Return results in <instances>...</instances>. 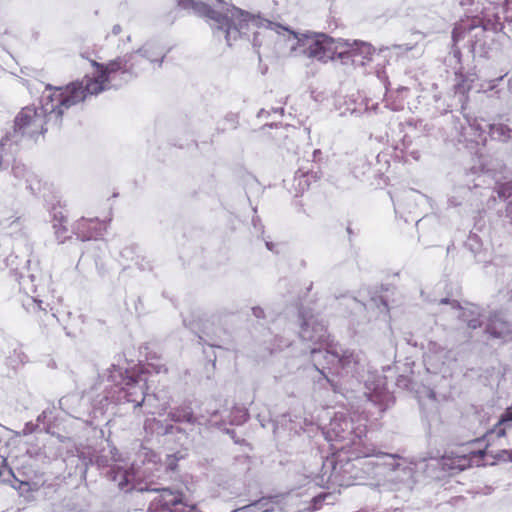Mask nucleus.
I'll use <instances>...</instances> for the list:
<instances>
[{"instance_id": "f257e3e1", "label": "nucleus", "mask_w": 512, "mask_h": 512, "mask_svg": "<svg viewBox=\"0 0 512 512\" xmlns=\"http://www.w3.org/2000/svg\"><path fill=\"white\" fill-rule=\"evenodd\" d=\"M87 98L79 82L68 85L64 91L43 95L40 106H26L14 119L12 130L1 138V146L19 145L25 138L33 139L47 131H59L64 111Z\"/></svg>"}, {"instance_id": "f03ea898", "label": "nucleus", "mask_w": 512, "mask_h": 512, "mask_svg": "<svg viewBox=\"0 0 512 512\" xmlns=\"http://www.w3.org/2000/svg\"><path fill=\"white\" fill-rule=\"evenodd\" d=\"M310 357L316 373L312 376L313 381L322 388L337 391V376H351L359 381L364 376L366 359L360 351L334 344L330 349L311 348Z\"/></svg>"}, {"instance_id": "7ed1b4c3", "label": "nucleus", "mask_w": 512, "mask_h": 512, "mask_svg": "<svg viewBox=\"0 0 512 512\" xmlns=\"http://www.w3.org/2000/svg\"><path fill=\"white\" fill-rule=\"evenodd\" d=\"M103 392L93 398V407L103 411L111 403H133L134 409L151 406L155 394L147 393L146 379L130 367L112 364Z\"/></svg>"}, {"instance_id": "20e7f679", "label": "nucleus", "mask_w": 512, "mask_h": 512, "mask_svg": "<svg viewBox=\"0 0 512 512\" xmlns=\"http://www.w3.org/2000/svg\"><path fill=\"white\" fill-rule=\"evenodd\" d=\"M371 458L394 460L395 456L378 451L370 442L347 448L346 452L339 453L335 459L329 461V480L339 486H351L357 480L366 479L372 473L373 467L380 464Z\"/></svg>"}, {"instance_id": "39448f33", "label": "nucleus", "mask_w": 512, "mask_h": 512, "mask_svg": "<svg viewBox=\"0 0 512 512\" xmlns=\"http://www.w3.org/2000/svg\"><path fill=\"white\" fill-rule=\"evenodd\" d=\"M178 5L186 10H192L198 16L207 17L214 21V35L223 37L228 46L247 35L251 25H257V20L248 12L235 6L227 8L226 13L214 10L208 4L197 0H177Z\"/></svg>"}, {"instance_id": "423d86ee", "label": "nucleus", "mask_w": 512, "mask_h": 512, "mask_svg": "<svg viewBox=\"0 0 512 512\" xmlns=\"http://www.w3.org/2000/svg\"><path fill=\"white\" fill-rule=\"evenodd\" d=\"M267 24L269 27L275 26L289 32L296 40V44L291 47L292 50L299 51L308 58H314L325 63L329 60L340 59L345 65L348 63L355 64L357 61L354 50L347 40L334 39L324 33H296L270 21H267Z\"/></svg>"}, {"instance_id": "0eeeda50", "label": "nucleus", "mask_w": 512, "mask_h": 512, "mask_svg": "<svg viewBox=\"0 0 512 512\" xmlns=\"http://www.w3.org/2000/svg\"><path fill=\"white\" fill-rule=\"evenodd\" d=\"M145 59L135 50L126 53L123 56L116 57L108 63L103 64L92 60L91 65L96 69L93 77L85 76L80 83L86 96L98 95L112 87V81L117 73L121 74V79L125 82L136 78L143 70H145Z\"/></svg>"}, {"instance_id": "6e6552de", "label": "nucleus", "mask_w": 512, "mask_h": 512, "mask_svg": "<svg viewBox=\"0 0 512 512\" xmlns=\"http://www.w3.org/2000/svg\"><path fill=\"white\" fill-rule=\"evenodd\" d=\"M488 31L485 27L477 24L475 19L456 23L452 31L454 56L458 57L460 55V49L457 48V44L467 37L469 49L474 57H489L494 40L487 34Z\"/></svg>"}, {"instance_id": "1a4fd4ad", "label": "nucleus", "mask_w": 512, "mask_h": 512, "mask_svg": "<svg viewBox=\"0 0 512 512\" xmlns=\"http://www.w3.org/2000/svg\"><path fill=\"white\" fill-rule=\"evenodd\" d=\"M325 434L328 441L343 442V445L339 447L342 451L368 442L366 428L362 426L354 427L352 420L344 413L334 415Z\"/></svg>"}, {"instance_id": "9d476101", "label": "nucleus", "mask_w": 512, "mask_h": 512, "mask_svg": "<svg viewBox=\"0 0 512 512\" xmlns=\"http://www.w3.org/2000/svg\"><path fill=\"white\" fill-rule=\"evenodd\" d=\"M450 119L452 128L449 136L452 140H456L459 143L486 144L490 122L484 119L471 118L467 115H463V119L451 115Z\"/></svg>"}, {"instance_id": "9b49d317", "label": "nucleus", "mask_w": 512, "mask_h": 512, "mask_svg": "<svg viewBox=\"0 0 512 512\" xmlns=\"http://www.w3.org/2000/svg\"><path fill=\"white\" fill-rule=\"evenodd\" d=\"M299 322L300 330L299 337L302 341L314 345L325 346V349H330L333 346L329 341L330 335L327 331L326 325L318 316L306 311L304 308L299 309ZM322 349L321 347H319Z\"/></svg>"}, {"instance_id": "f8f14e48", "label": "nucleus", "mask_w": 512, "mask_h": 512, "mask_svg": "<svg viewBox=\"0 0 512 512\" xmlns=\"http://www.w3.org/2000/svg\"><path fill=\"white\" fill-rule=\"evenodd\" d=\"M157 495L150 502L148 512H196L194 504L184 502V495L179 490L171 488L149 489Z\"/></svg>"}, {"instance_id": "ddd939ff", "label": "nucleus", "mask_w": 512, "mask_h": 512, "mask_svg": "<svg viewBox=\"0 0 512 512\" xmlns=\"http://www.w3.org/2000/svg\"><path fill=\"white\" fill-rule=\"evenodd\" d=\"M506 1L502 4L490 2L488 6L484 7L481 14V18H474L476 23L485 29L498 32L503 31L507 34L506 23L504 17H506Z\"/></svg>"}, {"instance_id": "4468645a", "label": "nucleus", "mask_w": 512, "mask_h": 512, "mask_svg": "<svg viewBox=\"0 0 512 512\" xmlns=\"http://www.w3.org/2000/svg\"><path fill=\"white\" fill-rule=\"evenodd\" d=\"M441 305H449L457 314V318L466 323L471 330L478 329L482 326L481 311L477 306L462 307L457 300L442 298L439 301Z\"/></svg>"}, {"instance_id": "2eb2a0df", "label": "nucleus", "mask_w": 512, "mask_h": 512, "mask_svg": "<svg viewBox=\"0 0 512 512\" xmlns=\"http://www.w3.org/2000/svg\"><path fill=\"white\" fill-rule=\"evenodd\" d=\"M37 280L36 275L29 274L27 276L20 277V286L24 290H31L35 295L28 297L23 302V307L29 313H37L39 311H43L47 313V308L49 307L48 303H44L42 299H40V294L38 293V285L35 283Z\"/></svg>"}, {"instance_id": "dca6fc26", "label": "nucleus", "mask_w": 512, "mask_h": 512, "mask_svg": "<svg viewBox=\"0 0 512 512\" xmlns=\"http://www.w3.org/2000/svg\"><path fill=\"white\" fill-rule=\"evenodd\" d=\"M360 381H363L366 388V396L372 402H382L388 397V387L386 377L375 373L368 372L367 376H363Z\"/></svg>"}, {"instance_id": "f3484780", "label": "nucleus", "mask_w": 512, "mask_h": 512, "mask_svg": "<svg viewBox=\"0 0 512 512\" xmlns=\"http://www.w3.org/2000/svg\"><path fill=\"white\" fill-rule=\"evenodd\" d=\"M72 232L80 241L97 239L102 235V223L97 218H81L73 225Z\"/></svg>"}, {"instance_id": "a211bd4d", "label": "nucleus", "mask_w": 512, "mask_h": 512, "mask_svg": "<svg viewBox=\"0 0 512 512\" xmlns=\"http://www.w3.org/2000/svg\"><path fill=\"white\" fill-rule=\"evenodd\" d=\"M137 51L143 59L150 64H157L158 67L162 66L167 55V51L156 41H147Z\"/></svg>"}, {"instance_id": "6ab92c4d", "label": "nucleus", "mask_w": 512, "mask_h": 512, "mask_svg": "<svg viewBox=\"0 0 512 512\" xmlns=\"http://www.w3.org/2000/svg\"><path fill=\"white\" fill-rule=\"evenodd\" d=\"M464 248L471 253L475 262L487 264L490 262L489 253L483 248L481 238L474 232H470L464 242Z\"/></svg>"}, {"instance_id": "aec40b11", "label": "nucleus", "mask_w": 512, "mask_h": 512, "mask_svg": "<svg viewBox=\"0 0 512 512\" xmlns=\"http://www.w3.org/2000/svg\"><path fill=\"white\" fill-rule=\"evenodd\" d=\"M288 493H279L271 496H264L252 503L240 507L239 510L255 511V512H272L274 506L279 504Z\"/></svg>"}, {"instance_id": "412c9836", "label": "nucleus", "mask_w": 512, "mask_h": 512, "mask_svg": "<svg viewBox=\"0 0 512 512\" xmlns=\"http://www.w3.org/2000/svg\"><path fill=\"white\" fill-rule=\"evenodd\" d=\"M488 137L498 143H512V128L501 119L493 120L488 125Z\"/></svg>"}, {"instance_id": "4be33fe9", "label": "nucleus", "mask_w": 512, "mask_h": 512, "mask_svg": "<svg viewBox=\"0 0 512 512\" xmlns=\"http://www.w3.org/2000/svg\"><path fill=\"white\" fill-rule=\"evenodd\" d=\"M144 430L147 434L155 436H165L168 434H174L175 432H182L180 427L156 418H147L144 422Z\"/></svg>"}, {"instance_id": "5701e85b", "label": "nucleus", "mask_w": 512, "mask_h": 512, "mask_svg": "<svg viewBox=\"0 0 512 512\" xmlns=\"http://www.w3.org/2000/svg\"><path fill=\"white\" fill-rule=\"evenodd\" d=\"M321 176L322 173L320 170L299 168L294 177V188L297 194L303 193L309 188L312 181L316 182Z\"/></svg>"}, {"instance_id": "b1692460", "label": "nucleus", "mask_w": 512, "mask_h": 512, "mask_svg": "<svg viewBox=\"0 0 512 512\" xmlns=\"http://www.w3.org/2000/svg\"><path fill=\"white\" fill-rule=\"evenodd\" d=\"M473 197V191L469 186L461 185L456 186L452 189L448 195V206L449 207H460L462 205L472 206L471 200Z\"/></svg>"}, {"instance_id": "393cba45", "label": "nucleus", "mask_w": 512, "mask_h": 512, "mask_svg": "<svg viewBox=\"0 0 512 512\" xmlns=\"http://www.w3.org/2000/svg\"><path fill=\"white\" fill-rule=\"evenodd\" d=\"M108 467L109 469L106 472L107 479L117 483L120 490H125L134 477L133 473L116 464Z\"/></svg>"}, {"instance_id": "a878e982", "label": "nucleus", "mask_w": 512, "mask_h": 512, "mask_svg": "<svg viewBox=\"0 0 512 512\" xmlns=\"http://www.w3.org/2000/svg\"><path fill=\"white\" fill-rule=\"evenodd\" d=\"M494 192L500 199L507 201L506 217L512 220V180L496 183Z\"/></svg>"}, {"instance_id": "bb28decb", "label": "nucleus", "mask_w": 512, "mask_h": 512, "mask_svg": "<svg viewBox=\"0 0 512 512\" xmlns=\"http://www.w3.org/2000/svg\"><path fill=\"white\" fill-rule=\"evenodd\" d=\"M168 418L175 423L194 424L196 418L190 406H179L168 412Z\"/></svg>"}, {"instance_id": "cd10ccee", "label": "nucleus", "mask_w": 512, "mask_h": 512, "mask_svg": "<svg viewBox=\"0 0 512 512\" xmlns=\"http://www.w3.org/2000/svg\"><path fill=\"white\" fill-rule=\"evenodd\" d=\"M471 88V81L468 78H463L454 85V98H457L458 102L461 103L462 109H465L466 94Z\"/></svg>"}, {"instance_id": "c85d7f7f", "label": "nucleus", "mask_w": 512, "mask_h": 512, "mask_svg": "<svg viewBox=\"0 0 512 512\" xmlns=\"http://www.w3.org/2000/svg\"><path fill=\"white\" fill-rule=\"evenodd\" d=\"M350 44L352 49L354 50L356 57L361 56L362 59H370L373 53L375 52L373 46L367 42L355 40Z\"/></svg>"}, {"instance_id": "c756f323", "label": "nucleus", "mask_w": 512, "mask_h": 512, "mask_svg": "<svg viewBox=\"0 0 512 512\" xmlns=\"http://www.w3.org/2000/svg\"><path fill=\"white\" fill-rule=\"evenodd\" d=\"M230 414H231L230 424H232V425H237V426L242 425L249 418V414H248L247 410L243 409V408L235 407L231 411Z\"/></svg>"}, {"instance_id": "7c9ffc66", "label": "nucleus", "mask_w": 512, "mask_h": 512, "mask_svg": "<svg viewBox=\"0 0 512 512\" xmlns=\"http://www.w3.org/2000/svg\"><path fill=\"white\" fill-rule=\"evenodd\" d=\"M138 252L139 247L137 245H129L121 250L120 256L126 261L135 262L140 258Z\"/></svg>"}, {"instance_id": "2f4dec72", "label": "nucleus", "mask_w": 512, "mask_h": 512, "mask_svg": "<svg viewBox=\"0 0 512 512\" xmlns=\"http://www.w3.org/2000/svg\"><path fill=\"white\" fill-rule=\"evenodd\" d=\"M7 360H8V364L10 366H12L13 368H16L17 366L25 363V361L27 360V357L21 349L14 348L13 354H10L7 357Z\"/></svg>"}, {"instance_id": "473e14b6", "label": "nucleus", "mask_w": 512, "mask_h": 512, "mask_svg": "<svg viewBox=\"0 0 512 512\" xmlns=\"http://www.w3.org/2000/svg\"><path fill=\"white\" fill-rule=\"evenodd\" d=\"M52 227L54 229L55 237L59 243H64V241L69 238V236L66 235V233L68 232V229L64 225V223H62V224L54 223V224H52Z\"/></svg>"}, {"instance_id": "72a5a7b5", "label": "nucleus", "mask_w": 512, "mask_h": 512, "mask_svg": "<svg viewBox=\"0 0 512 512\" xmlns=\"http://www.w3.org/2000/svg\"><path fill=\"white\" fill-rule=\"evenodd\" d=\"M50 215L52 217V224H54V223L62 224V223H66V221H67L66 216L63 214V209L60 206H58V207L54 206L52 208V210L50 211Z\"/></svg>"}, {"instance_id": "f704fd0d", "label": "nucleus", "mask_w": 512, "mask_h": 512, "mask_svg": "<svg viewBox=\"0 0 512 512\" xmlns=\"http://www.w3.org/2000/svg\"><path fill=\"white\" fill-rule=\"evenodd\" d=\"M506 17H504L506 23V31L512 32V0H506Z\"/></svg>"}, {"instance_id": "c9c22d12", "label": "nucleus", "mask_w": 512, "mask_h": 512, "mask_svg": "<svg viewBox=\"0 0 512 512\" xmlns=\"http://www.w3.org/2000/svg\"><path fill=\"white\" fill-rule=\"evenodd\" d=\"M38 424L33 422H27L23 429L19 432H16L17 436H27L30 435L38 430Z\"/></svg>"}, {"instance_id": "e433bc0d", "label": "nucleus", "mask_w": 512, "mask_h": 512, "mask_svg": "<svg viewBox=\"0 0 512 512\" xmlns=\"http://www.w3.org/2000/svg\"><path fill=\"white\" fill-rule=\"evenodd\" d=\"M450 459L447 457H442L439 463L442 465L443 469L448 468L449 470H463V465L456 464L454 461L450 463Z\"/></svg>"}, {"instance_id": "4c0bfd02", "label": "nucleus", "mask_w": 512, "mask_h": 512, "mask_svg": "<svg viewBox=\"0 0 512 512\" xmlns=\"http://www.w3.org/2000/svg\"><path fill=\"white\" fill-rule=\"evenodd\" d=\"M510 453H511V450H501L495 454L491 451V457L497 461H506V460L510 461V456H511Z\"/></svg>"}, {"instance_id": "58836bf2", "label": "nucleus", "mask_w": 512, "mask_h": 512, "mask_svg": "<svg viewBox=\"0 0 512 512\" xmlns=\"http://www.w3.org/2000/svg\"><path fill=\"white\" fill-rule=\"evenodd\" d=\"M370 305L377 306L381 311L387 310V303L382 297H372L370 300Z\"/></svg>"}, {"instance_id": "ea45409f", "label": "nucleus", "mask_w": 512, "mask_h": 512, "mask_svg": "<svg viewBox=\"0 0 512 512\" xmlns=\"http://www.w3.org/2000/svg\"><path fill=\"white\" fill-rule=\"evenodd\" d=\"M204 332L202 334H198L199 344L209 345L210 347H220L216 342L212 341L211 338L207 337Z\"/></svg>"}, {"instance_id": "a19ab883", "label": "nucleus", "mask_w": 512, "mask_h": 512, "mask_svg": "<svg viewBox=\"0 0 512 512\" xmlns=\"http://www.w3.org/2000/svg\"><path fill=\"white\" fill-rule=\"evenodd\" d=\"M134 263L141 271L151 270L152 268L150 262L142 256H140V258L136 260Z\"/></svg>"}, {"instance_id": "79ce46f5", "label": "nucleus", "mask_w": 512, "mask_h": 512, "mask_svg": "<svg viewBox=\"0 0 512 512\" xmlns=\"http://www.w3.org/2000/svg\"><path fill=\"white\" fill-rule=\"evenodd\" d=\"M15 481L18 483V485L13 484V487L15 489H18L20 491H29L30 490V484L26 481H20L17 478H15Z\"/></svg>"}, {"instance_id": "37998d69", "label": "nucleus", "mask_w": 512, "mask_h": 512, "mask_svg": "<svg viewBox=\"0 0 512 512\" xmlns=\"http://www.w3.org/2000/svg\"><path fill=\"white\" fill-rule=\"evenodd\" d=\"M51 414V410L49 409H46V410H43L41 412V414L38 415L37 419H36V423L38 424V426L41 424V423H44L47 416Z\"/></svg>"}, {"instance_id": "c03bdc74", "label": "nucleus", "mask_w": 512, "mask_h": 512, "mask_svg": "<svg viewBox=\"0 0 512 512\" xmlns=\"http://www.w3.org/2000/svg\"><path fill=\"white\" fill-rule=\"evenodd\" d=\"M252 314H253L254 317H256L258 319H262V318L265 317V313H264L263 308H261L259 306H256V307L252 308Z\"/></svg>"}, {"instance_id": "a18cd8bd", "label": "nucleus", "mask_w": 512, "mask_h": 512, "mask_svg": "<svg viewBox=\"0 0 512 512\" xmlns=\"http://www.w3.org/2000/svg\"><path fill=\"white\" fill-rule=\"evenodd\" d=\"M502 79H503V76H500V77H498L496 79H493V80L489 81L488 84H487V88L483 87V89L485 91L494 90L497 87V83L500 82Z\"/></svg>"}, {"instance_id": "49530a36", "label": "nucleus", "mask_w": 512, "mask_h": 512, "mask_svg": "<svg viewBox=\"0 0 512 512\" xmlns=\"http://www.w3.org/2000/svg\"><path fill=\"white\" fill-rule=\"evenodd\" d=\"M485 331L493 338H500L502 336V333L495 330L491 325H487Z\"/></svg>"}, {"instance_id": "de8ad7c7", "label": "nucleus", "mask_w": 512, "mask_h": 512, "mask_svg": "<svg viewBox=\"0 0 512 512\" xmlns=\"http://www.w3.org/2000/svg\"><path fill=\"white\" fill-rule=\"evenodd\" d=\"M470 454H471V455H473V456H477V457H479V458H483V457H484V456H486V455H490V456H491V451L489 452V451L487 450V446H486V447H485L484 449H482V450H478V451H471V452H470Z\"/></svg>"}, {"instance_id": "09e8293b", "label": "nucleus", "mask_w": 512, "mask_h": 512, "mask_svg": "<svg viewBox=\"0 0 512 512\" xmlns=\"http://www.w3.org/2000/svg\"><path fill=\"white\" fill-rule=\"evenodd\" d=\"M327 497L326 494L324 495H318L316 497L313 498V504H314V508L315 509H318L321 505V503L325 500V498Z\"/></svg>"}, {"instance_id": "8fccbe9b", "label": "nucleus", "mask_w": 512, "mask_h": 512, "mask_svg": "<svg viewBox=\"0 0 512 512\" xmlns=\"http://www.w3.org/2000/svg\"><path fill=\"white\" fill-rule=\"evenodd\" d=\"M95 462H96L98 467L108 466V459L106 457H103V456L97 457Z\"/></svg>"}, {"instance_id": "3c124183", "label": "nucleus", "mask_w": 512, "mask_h": 512, "mask_svg": "<svg viewBox=\"0 0 512 512\" xmlns=\"http://www.w3.org/2000/svg\"><path fill=\"white\" fill-rule=\"evenodd\" d=\"M13 173L16 177H23L24 176V170L25 168L24 167H20V166H14L13 167Z\"/></svg>"}, {"instance_id": "603ef678", "label": "nucleus", "mask_w": 512, "mask_h": 512, "mask_svg": "<svg viewBox=\"0 0 512 512\" xmlns=\"http://www.w3.org/2000/svg\"><path fill=\"white\" fill-rule=\"evenodd\" d=\"M253 35H254V37H253V45H254L255 47H256V46H259V45H260V43H259V39H258V37H259L260 33H259V32H253Z\"/></svg>"}, {"instance_id": "864d4df0", "label": "nucleus", "mask_w": 512, "mask_h": 512, "mask_svg": "<svg viewBox=\"0 0 512 512\" xmlns=\"http://www.w3.org/2000/svg\"><path fill=\"white\" fill-rule=\"evenodd\" d=\"M121 30H122L121 26L119 24H116L112 28V33L114 35H118L121 32Z\"/></svg>"}, {"instance_id": "5fc2aeb1", "label": "nucleus", "mask_w": 512, "mask_h": 512, "mask_svg": "<svg viewBox=\"0 0 512 512\" xmlns=\"http://www.w3.org/2000/svg\"><path fill=\"white\" fill-rule=\"evenodd\" d=\"M253 226L256 228L258 225H260V218L258 216H254L252 218Z\"/></svg>"}, {"instance_id": "6e6d98bb", "label": "nucleus", "mask_w": 512, "mask_h": 512, "mask_svg": "<svg viewBox=\"0 0 512 512\" xmlns=\"http://www.w3.org/2000/svg\"><path fill=\"white\" fill-rule=\"evenodd\" d=\"M265 244H266V247H267L268 250H270V251L274 250V247H275L274 243L266 241Z\"/></svg>"}, {"instance_id": "4d7b16f0", "label": "nucleus", "mask_w": 512, "mask_h": 512, "mask_svg": "<svg viewBox=\"0 0 512 512\" xmlns=\"http://www.w3.org/2000/svg\"><path fill=\"white\" fill-rule=\"evenodd\" d=\"M320 154H321V151H320L319 149L314 150V152H313V157H314V159H315L318 155H320Z\"/></svg>"}, {"instance_id": "13d9d810", "label": "nucleus", "mask_w": 512, "mask_h": 512, "mask_svg": "<svg viewBox=\"0 0 512 512\" xmlns=\"http://www.w3.org/2000/svg\"><path fill=\"white\" fill-rule=\"evenodd\" d=\"M497 435H498V437H501V436L505 435V430L504 429H499L498 432H497Z\"/></svg>"}, {"instance_id": "bf43d9fd", "label": "nucleus", "mask_w": 512, "mask_h": 512, "mask_svg": "<svg viewBox=\"0 0 512 512\" xmlns=\"http://www.w3.org/2000/svg\"><path fill=\"white\" fill-rule=\"evenodd\" d=\"M508 88H509V91L512 93V77L508 81Z\"/></svg>"}, {"instance_id": "052dcab7", "label": "nucleus", "mask_w": 512, "mask_h": 512, "mask_svg": "<svg viewBox=\"0 0 512 512\" xmlns=\"http://www.w3.org/2000/svg\"><path fill=\"white\" fill-rule=\"evenodd\" d=\"M352 300H353V302H354L355 304H357V305H359V306H366L365 304H362L360 301H358L356 298H353Z\"/></svg>"}, {"instance_id": "680f3d73", "label": "nucleus", "mask_w": 512, "mask_h": 512, "mask_svg": "<svg viewBox=\"0 0 512 512\" xmlns=\"http://www.w3.org/2000/svg\"><path fill=\"white\" fill-rule=\"evenodd\" d=\"M468 3H471V0H460V4L461 5H465V4H468Z\"/></svg>"}, {"instance_id": "e2e57ef3", "label": "nucleus", "mask_w": 512, "mask_h": 512, "mask_svg": "<svg viewBox=\"0 0 512 512\" xmlns=\"http://www.w3.org/2000/svg\"><path fill=\"white\" fill-rule=\"evenodd\" d=\"M429 397L432 398V399H435V392L431 390L429 392Z\"/></svg>"}, {"instance_id": "0e129e2a", "label": "nucleus", "mask_w": 512, "mask_h": 512, "mask_svg": "<svg viewBox=\"0 0 512 512\" xmlns=\"http://www.w3.org/2000/svg\"><path fill=\"white\" fill-rule=\"evenodd\" d=\"M412 156H413V158H414V159H418V155H417V153H416V152H415V153H412Z\"/></svg>"}, {"instance_id": "69168bd1", "label": "nucleus", "mask_w": 512, "mask_h": 512, "mask_svg": "<svg viewBox=\"0 0 512 512\" xmlns=\"http://www.w3.org/2000/svg\"><path fill=\"white\" fill-rule=\"evenodd\" d=\"M352 114H357V115H358L359 113H358V111H357V110H353V111H352Z\"/></svg>"}, {"instance_id": "338daca9", "label": "nucleus", "mask_w": 512, "mask_h": 512, "mask_svg": "<svg viewBox=\"0 0 512 512\" xmlns=\"http://www.w3.org/2000/svg\"><path fill=\"white\" fill-rule=\"evenodd\" d=\"M239 511H240L239 508H237V509H235V510H233L231 512H239Z\"/></svg>"}, {"instance_id": "774afa93", "label": "nucleus", "mask_w": 512, "mask_h": 512, "mask_svg": "<svg viewBox=\"0 0 512 512\" xmlns=\"http://www.w3.org/2000/svg\"><path fill=\"white\" fill-rule=\"evenodd\" d=\"M510 454H511V456H510V461L512 462V450H511V453H510Z\"/></svg>"}]
</instances>
